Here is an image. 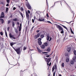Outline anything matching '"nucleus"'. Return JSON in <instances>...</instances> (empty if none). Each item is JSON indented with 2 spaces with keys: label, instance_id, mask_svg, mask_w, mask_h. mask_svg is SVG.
I'll use <instances>...</instances> for the list:
<instances>
[{
  "label": "nucleus",
  "instance_id": "nucleus-1",
  "mask_svg": "<svg viewBox=\"0 0 76 76\" xmlns=\"http://www.w3.org/2000/svg\"><path fill=\"white\" fill-rule=\"evenodd\" d=\"M15 51L18 54H20L21 53V51H20V48H19L17 49H16Z\"/></svg>",
  "mask_w": 76,
  "mask_h": 76
},
{
  "label": "nucleus",
  "instance_id": "nucleus-2",
  "mask_svg": "<svg viewBox=\"0 0 76 76\" xmlns=\"http://www.w3.org/2000/svg\"><path fill=\"white\" fill-rule=\"evenodd\" d=\"M37 20L39 21V22H44V21H45V19L42 18H39V19L37 18Z\"/></svg>",
  "mask_w": 76,
  "mask_h": 76
},
{
  "label": "nucleus",
  "instance_id": "nucleus-3",
  "mask_svg": "<svg viewBox=\"0 0 76 76\" xmlns=\"http://www.w3.org/2000/svg\"><path fill=\"white\" fill-rule=\"evenodd\" d=\"M41 35V33H39L37 34V35L34 36V38L35 39H37V38L39 37Z\"/></svg>",
  "mask_w": 76,
  "mask_h": 76
},
{
  "label": "nucleus",
  "instance_id": "nucleus-4",
  "mask_svg": "<svg viewBox=\"0 0 76 76\" xmlns=\"http://www.w3.org/2000/svg\"><path fill=\"white\" fill-rule=\"evenodd\" d=\"M45 58V60L46 61H47V65H48V63H49V62H50V60H51V59L50 58H48V59H47V58Z\"/></svg>",
  "mask_w": 76,
  "mask_h": 76
},
{
  "label": "nucleus",
  "instance_id": "nucleus-5",
  "mask_svg": "<svg viewBox=\"0 0 76 76\" xmlns=\"http://www.w3.org/2000/svg\"><path fill=\"white\" fill-rule=\"evenodd\" d=\"M27 7L28 8V9H29V10H31V6L30 5V4L29 3H28L27 4Z\"/></svg>",
  "mask_w": 76,
  "mask_h": 76
},
{
  "label": "nucleus",
  "instance_id": "nucleus-6",
  "mask_svg": "<svg viewBox=\"0 0 76 76\" xmlns=\"http://www.w3.org/2000/svg\"><path fill=\"white\" fill-rule=\"evenodd\" d=\"M26 17L27 19H29V14H28V13L27 11L26 12Z\"/></svg>",
  "mask_w": 76,
  "mask_h": 76
},
{
  "label": "nucleus",
  "instance_id": "nucleus-7",
  "mask_svg": "<svg viewBox=\"0 0 76 76\" xmlns=\"http://www.w3.org/2000/svg\"><path fill=\"white\" fill-rule=\"evenodd\" d=\"M57 28L59 29V31H61V30H63V28L59 25H58L57 26Z\"/></svg>",
  "mask_w": 76,
  "mask_h": 76
},
{
  "label": "nucleus",
  "instance_id": "nucleus-8",
  "mask_svg": "<svg viewBox=\"0 0 76 76\" xmlns=\"http://www.w3.org/2000/svg\"><path fill=\"white\" fill-rule=\"evenodd\" d=\"M4 18V12H2L0 18Z\"/></svg>",
  "mask_w": 76,
  "mask_h": 76
},
{
  "label": "nucleus",
  "instance_id": "nucleus-9",
  "mask_svg": "<svg viewBox=\"0 0 76 76\" xmlns=\"http://www.w3.org/2000/svg\"><path fill=\"white\" fill-rule=\"evenodd\" d=\"M37 50H38V52L39 53H41L42 51V50L39 49V48H38V47H37Z\"/></svg>",
  "mask_w": 76,
  "mask_h": 76
},
{
  "label": "nucleus",
  "instance_id": "nucleus-10",
  "mask_svg": "<svg viewBox=\"0 0 76 76\" xmlns=\"http://www.w3.org/2000/svg\"><path fill=\"white\" fill-rule=\"evenodd\" d=\"M67 51L68 52H70V50H71V48L70 47H68L67 48Z\"/></svg>",
  "mask_w": 76,
  "mask_h": 76
},
{
  "label": "nucleus",
  "instance_id": "nucleus-11",
  "mask_svg": "<svg viewBox=\"0 0 76 76\" xmlns=\"http://www.w3.org/2000/svg\"><path fill=\"white\" fill-rule=\"evenodd\" d=\"M16 44V43H15L12 42L10 43V45L11 47H13V45H15V44Z\"/></svg>",
  "mask_w": 76,
  "mask_h": 76
},
{
  "label": "nucleus",
  "instance_id": "nucleus-12",
  "mask_svg": "<svg viewBox=\"0 0 76 76\" xmlns=\"http://www.w3.org/2000/svg\"><path fill=\"white\" fill-rule=\"evenodd\" d=\"M13 21H15V22H18V18H15L14 19H13L12 20Z\"/></svg>",
  "mask_w": 76,
  "mask_h": 76
},
{
  "label": "nucleus",
  "instance_id": "nucleus-13",
  "mask_svg": "<svg viewBox=\"0 0 76 76\" xmlns=\"http://www.w3.org/2000/svg\"><path fill=\"white\" fill-rule=\"evenodd\" d=\"M46 39L48 41H49V39H50V36H47Z\"/></svg>",
  "mask_w": 76,
  "mask_h": 76
},
{
  "label": "nucleus",
  "instance_id": "nucleus-14",
  "mask_svg": "<svg viewBox=\"0 0 76 76\" xmlns=\"http://www.w3.org/2000/svg\"><path fill=\"white\" fill-rule=\"evenodd\" d=\"M10 37V38H12L13 37V36L12 35V34L11 33H10L9 34Z\"/></svg>",
  "mask_w": 76,
  "mask_h": 76
},
{
  "label": "nucleus",
  "instance_id": "nucleus-15",
  "mask_svg": "<svg viewBox=\"0 0 76 76\" xmlns=\"http://www.w3.org/2000/svg\"><path fill=\"white\" fill-rule=\"evenodd\" d=\"M38 43L39 45H41L42 44V42H41V41H38Z\"/></svg>",
  "mask_w": 76,
  "mask_h": 76
},
{
  "label": "nucleus",
  "instance_id": "nucleus-16",
  "mask_svg": "<svg viewBox=\"0 0 76 76\" xmlns=\"http://www.w3.org/2000/svg\"><path fill=\"white\" fill-rule=\"evenodd\" d=\"M12 27H14L15 26V22L14 21L12 22Z\"/></svg>",
  "mask_w": 76,
  "mask_h": 76
},
{
  "label": "nucleus",
  "instance_id": "nucleus-17",
  "mask_svg": "<svg viewBox=\"0 0 76 76\" xmlns=\"http://www.w3.org/2000/svg\"><path fill=\"white\" fill-rule=\"evenodd\" d=\"M70 63L71 64H74V61L73 60H71L70 61Z\"/></svg>",
  "mask_w": 76,
  "mask_h": 76
},
{
  "label": "nucleus",
  "instance_id": "nucleus-18",
  "mask_svg": "<svg viewBox=\"0 0 76 76\" xmlns=\"http://www.w3.org/2000/svg\"><path fill=\"white\" fill-rule=\"evenodd\" d=\"M0 20L1 22V23H4V20L3 19H0Z\"/></svg>",
  "mask_w": 76,
  "mask_h": 76
},
{
  "label": "nucleus",
  "instance_id": "nucleus-19",
  "mask_svg": "<svg viewBox=\"0 0 76 76\" xmlns=\"http://www.w3.org/2000/svg\"><path fill=\"white\" fill-rule=\"evenodd\" d=\"M41 48H42L43 49L45 48V45H42L41 46Z\"/></svg>",
  "mask_w": 76,
  "mask_h": 76
},
{
  "label": "nucleus",
  "instance_id": "nucleus-20",
  "mask_svg": "<svg viewBox=\"0 0 76 76\" xmlns=\"http://www.w3.org/2000/svg\"><path fill=\"white\" fill-rule=\"evenodd\" d=\"M61 25L62 26H63L64 28H65V29H67V27H66L65 26L63 25H62V24H61Z\"/></svg>",
  "mask_w": 76,
  "mask_h": 76
},
{
  "label": "nucleus",
  "instance_id": "nucleus-21",
  "mask_svg": "<svg viewBox=\"0 0 76 76\" xmlns=\"http://www.w3.org/2000/svg\"><path fill=\"white\" fill-rule=\"evenodd\" d=\"M70 30L71 33H72V34H74V32H73V31H72V28H71V27L70 28Z\"/></svg>",
  "mask_w": 76,
  "mask_h": 76
},
{
  "label": "nucleus",
  "instance_id": "nucleus-22",
  "mask_svg": "<svg viewBox=\"0 0 76 76\" xmlns=\"http://www.w3.org/2000/svg\"><path fill=\"white\" fill-rule=\"evenodd\" d=\"M20 13L22 18H23V14H22V13L21 12H20Z\"/></svg>",
  "mask_w": 76,
  "mask_h": 76
},
{
  "label": "nucleus",
  "instance_id": "nucleus-23",
  "mask_svg": "<svg viewBox=\"0 0 76 76\" xmlns=\"http://www.w3.org/2000/svg\"><path fill=\"white\" fill-rule=\"evenodd\" d=\"M40 37L42 38H43L44 37V36L43 34H42L40 35Z\"/></svg>",
  "mask_w": 76,
  "mask_h": 76
},
{
  "label": "nucleus",
  "instance_id": "nucleus-24",
  "mask_svg": "<svg viewBox=\"0 0 76 76\" xmlns=\"http://www.w3.org/2000/svg\"><path fill=\"white\" fill-rule=\"evenodd\" d=\"M66 61L67 63H68V62H69V58H66Z\"/></svg>",
  "mask_w": 76,
  "mask_h": 76
},
{
  "label": "nucleus",
  "instance_id": "nucleus-25",
  "mask_svg": "<svg viewBox=\"0 0 76 76\" xmlns=\"http://www.w3.org/2000/svg\"><path fill=\"white\" fill-rule=\"evenodd\" d=\"M55 69V68L54 67V66H53V67L52 68V72L53 73L54 72V70Z\"/></svg>",
  "mask_w": 76,
  "mask_h": 76
},
{
  "label": "nucleus",
  "instance_id": "nucleus-26",
  "mask_svg": "<svg viewBox=\"0 0 76 76\" xmlns=\"http://www.w3.org/2000/svg\"><path fill=\"white\" fill-rule=\"evenodd\" d=\"M15 31L16 34L18 33V30L17 29H15Z\"/></svg>",
  "mask_w": 76,
  "mask_h": 76
},
{
  "label": "nucleus",
  "instance_id": "nucleus-27",
  "mask_svg": "<svg viewBox=\"0 0 76 76\" xmlns=\"http://www.w3.org/2000/svg\"><path fill=\"white\" fill-rule=\"evenodd\" d=\"M44 44L45 46H48V43L47 42H45Z\"/></svg>",
  "mask_w": 76,
  "mask_h": 76
},
{
  "label": "nucleus",
  "instance_id": "nucleus-28",
  "mask_svg": "<svg viewBox=\"0 0 76 76\" xmlns=\"http://www.w3.org/2000/svg\"><path fill=\"white\" fill-rule=\"evenodd\" d=\"M5 35L7 37V32L6 31V30L5 31Z\"/></svg>",
  "mask_w": 76,
  "mask_h": 76
},
{
  "label": "nucleus",
  "instance_id": "nucleus-29",
  "mask_svg": "<svg viewBox=\"0 0 76 76\" xmlns=\"http://www.w3.org/2000/svg\"><path fill=\"white\" fill-rule=\"evenodd\" d=\"M20 10L22 12H23V7H21L20 8Z\"/></svg>",
  "mask_w": 76,
  "mask_h": 76
},
{
  "label": "nucleus",
  "instance_id": "nucleus-30",
  "mask_svg": "<svg viewBox=\"0 0 76 76\" xmlns=\"http://www.w3.org/2000/svg\"><path fill=\"white\" fill-rule=\"evenodd\" d=\"M19 31H21V29H22V28L20 27V26H19Z\"/></svg>",
  "mask_w": 76,
  "mask_h": 76
},
{
  "label": "nucleus",
  "instance_id": "nucleus-31",
  "mask_svg": "<svg viewBox=\"0 0 76 76\" xmlns=\"http://www.w3.org/2000/svg\"><path fill=\"white\" fill-rule=\"evenodd\" d=\"M41 39H42L41 38H40L38 39V41H41Z\"/></svg>",
  "mask_w": 76,
  "mask_h": 76
},
{
  "label": "nucleus",
  "instance_id": "nucleus-32",
  "mask_svg": "<svg viewBox=\"0 0 76 76\" xmlns=\"http://www.w3.org/2000/svg\"><path fill=\"white\" fill-rule=\"evenodd\" d=\"M26 48L25 47H23V50H26Z\"/></svg>",
  "mask_w": 76,
  "mask_h": 76
},
{
  "label": "nucleus",
  "instance_id": "nucleus-33",
  "mask_svg": "<svg viewBox=\"0 0 76 76\" xmlns=\"http://www.w3.org/2000/svg\"><path fill=\"white\" fill-rule=\"evenodd\" d=\"M64 63H62V64L61 66L62 67H64Z\"/></svg>",
  "mask_w": 76,
  "mask_h": 76
},
{
  "label": "nucleus",
  "instance_id": "nucleus-34",
  "mask_svg": "<svg viewBox=\"0 0 76 76\" xmlns=\"http://www.w3.org/2000/svg\"><path fill=\"white\" fill-rule=\"evenodd\" d=\"M58 1H57V2H55L54 4V5H53V6H52V7H54V6L55 4H56V3H57V2H58Z\"/></svg>",
  "mask_w": 76,
  "mask_h": 76
},
{
  "label": "nucleus",
  "instance_id": "nucleus-35",
  "mask_svg": "<svg viewBox=\"0 0 76 76\" xmlns=\"http://www.w3.org/2000/svg\"><path fill=\"white\" fill-rule=\"evenodd\" d=\"M74 53L75 55L76 56V50L74 51Z\"/></svg>",
  "mask_w": 76,
  "mask_h": 76
},
{
  "label": "nucleus",
  "instance_id": "nucleus-36",
  "mask_svg": "<svg viewBox=\"0 0 76 76\" xmlns=\"http://www.w3.org/2000/svg\"><path fill=\"white\" fill-rule=\"evenodd\" d=\"M0 34L1 35V36H2L3 35V32H0Z\"/></svg>",
  "mask_w": 76,
  "mask_h": 76
},
{
  "label": "nucleus",
  "instance_id": "nucleus-37",
  "mask_svg": "<svg viewBox=\"0 0 76 76\" xmlns=\"http://www.w3.org/2000/svg\"><path fill=\"white\" fill-rule=\"evenodd\" d=\"M61 34H63L64 33V31L63 30H61Z\"/></svg>",
  "mask_w": 76,
  "mask_h": 76
},
{
  "label": "nucleus",
  "instance_id": "nucleus-38",
  "mask_svg": "<svg viewBox=\"0 0 76 76\" xmlns=\"http://www.w3.org/2000/svg\"><path fill=\"white\" fill-rule=\"evenodd\" d=\"M47 51H50V49L49 48H48L47 49Z\"/></svg>",
  "mask_w": 76,
  "mask_h": 76
},
{
  "label": "nucleus",
  "instance_id": "nucleus-39",
  "mask_svg": "<svg viewBox=\"0 0 76 76\" xmlns=\"http://www.w3.org/2000/svg\"><path fill=\"white\" fill-rule=\"evenodd\" d=\"M11 22L10 20H8V23H7L8 24H9Z\"/></svg>",
  "mask_w": 76,
  "mask_h": 76
},
{
  "label": "nucleus",
  "instance_id": "nucleus-40",
  "mask_svg": "<svg viewBox=\"0 0 76 76\" xmlns=\"http://www.w3.org/2000/svg\"><path fill=\"white\" fill-rule=\"evenodd\" d=\"M46 16L47 18H49V15H48V13L46 14Z\"/></svg>",
  "mask_w": 76,
  "mask_h": 76
},
{
  "label": "nucleus",
  "instance_id": "nucleus-41",
  "mask_svg": "<svg viewBox=\"0 0 76 76\" xmlns=\"http://www.w3.org/2000/svg\"><path fill=\"white\" fill-rule=\"evenodd\" d=\"M35 22V20L34 19H32V23H34V22Z\"/></svg>",
  "mask_w": 76,
  "mask_h": 76
},
{
  "label": "nucleus",
  "instance_id": "nucleus-42",
  "mask_svg": "<svg viewBox=\"0 0 76 76\" xmlns=\"http://www.w3.org/2000/svg\"><path fill=\"white\" fill-rule=\"evenodd\" d=\"M33 75H34L35 76H37V74H33L32 75V76Z\"/></svg>",
  "mask_w": 76,
  "mask_h": 76
},
{
  "label": "nucleus",
  "instance_id": "nucleus-43",
  "mask_svg": "<svg viewBox=\"0 0 76 76\" xmlns=\"http://www.w3.org/2000/svg\"><path fill=\"white\" fill-rule=\"evenodd\" d=\"M9 29H10V27H8L7 28V30L9 31Z\"/></svg>",
  "mask_w": 76,
  "mask_h": 76
},
{
  "label": "nucleus",
  "instance_id": "nucleus-44",
  "mask_svg": "<svg viewBox=\"0 0 76 76\" xmlns=\"http://www.w3.org/2000/svg\"><path fill=\"white\" fill-rule=\"evenodd\" d=\"M47 22H48V23H51V22L50 21H48L46 22V23H47Z\"/></svg>",
  "mask_w": 76,
  "mask_h": 76
},
{
  "label": "nucleus",
  "instance_id": "nucleus-45",
  "mask_svg": "<svg viewBox=\"0 0 76 76\" xmlns=\"http://www.w3.org/2000/svg\"><path fill=\"white\" fill-rule=\"evenodd\" d=\"M42 54H47V53H48L47 52H42Z\"/></svg>",
  "mask_w": 76,
  "mask_h": 76
},
{
  "label": "nucleus",
  "instance_id": "nucleus-46",
  "mask_svg": "<svg viewBox=\"0 0 76 76\" xmlns=\"http://www.w3.org/2000/svg\"><path fill=\"white\" fill-rule=\"evenodd\" d=\"M9 2H10V0H7V2L8 3H9Z\"/></svg>",
  "mask_w": 76,
  "mask_h": 76
},
{
  "label": "nucleus",
  "instance_id": "nucleus-47",
  "mask_svg": "<svg viewBox=\"0 0 76 76\" xmlns=\"http://www.w3.org/2000/svg\"><path fill=\"white\" fill-rule=\"evenodd\" d=\"M55 75H56V71H55L53 74V76H55Z\"/></svg>",
  "mask_w": 76,
  "mask_h": 76
},
{
  "label": "nucleus",
  "instance_id": "nucleus-48",
  "mask_svg": "<svg viewBox=\"0 0 76 76\" xmlns=\"http://www.w3.org/2000/svg\"><path fill=\"white\" fill-rule=\"evenodd\" d=\"M27 12H28H28V13L29 14H30V11L29 10H28Z\"/></svg>",
  "mask_w": 76,
  "mask_h": 76
},
{
  "label": "nucleus",
  "instance_id": "nucleus-49",
  "mask_svg": "<svg viewBox=\"0 0 76 76\" xmlns=\"http://www.w3.org/2000/svg\"><path fill=\"white\" fill-rule=\"evenodd\" d=\"M51 39H52V38H51V37H50V39H49V41H51Z\"/></svg>",
  "mask_w": 76,
  "mask_h": 76
},
{
  "label": "nucleus",
  "instance_id": "nucleus-50",
  "mask_svg": "<svg viewBox=\"0 0 76 76\" xmlns=\"http://www.w3.org/2000/svg\"><path fill=\"white\" fill-rule=\"evenodd\" d=\"M55 70H57V66H56V65H55Z\"/></svg>",
  "mask_w": 76,
  "mask_h": 76
},
{
  "label": "nucleus",
  "instance_id": "nucleus-51",
  "mask_svg": "<svg viewBox=\"0 0 76 76\" xmlns=\"http://www.w3.org/2000/svg\"><path fill=\"white\" fill-rule=\"evenodd\" d=\"M8 8H7L6 9V12H7V11H8Z\"/></svg>",
  "mask_w": 76,
  "mask_h": 76
},
{
  "label": "nucleus",
  "instance_id": "nucleus-52",
  "mask_svg": "<svg viewBox=\"0 0 76 76\" xmlns=\"http://www.w3.org/2000/svg\"><path fill=\"white\" fill-rule=\"evenodd\" d=\"M73 61H75V62H76V60H75V58L73 59Z\"/></svg>",
  "mask_w": 76,
  "mask_h": 76
},
{
  "label": "nucleus",
  "instance_id": "nucleus-53",
  "mask_svg": "<svg viewBox=\"0 0 76 76\" xmlns=\"http://www.w3.org/2000/svg\"><path fill=\"white\" fill-rule=\"evenodd\" d=\"M50 55H47L46 56V57H50Z\"/></svg>",
  "mask_w": 76,
  "mask_h": 76
},
{
  "label": "nucleus",
  "instance_id": "nucleus-54",
  "mask_svg": "<svg viewBox=\"0 0 76 76\" xmlns=\"http://www.w3.org/2000/svg\"><path fill=\"white\" fill-rule=\"evenodd\" d=\"M68 53H66L65 54V56H68Z\"/></svg>",
  "mask_w": 76,
  "mask_h": 76
},
{
  "label": "nucleus",
  "instance_id": "nucleus-55",
  "mask_svg": "<svg viewBox=\"0 0 76 76\" xmlns=\"http://www.w3.org/2000/svg\"><path fill=\"white\" fill-rule=\"evenodd\" d=\"M48 65H49V66H51V63H50L49 64H48Z\"/></svg>",
  "mask_w": 76,
  "mask_h": 76
},
{
  "label": "nucleus",
  "instance_id": "nucleus-56",
  "mask_svg": "<svg viewBox=\"0 0 76 76\" xmlns=\"http://www.w3.org/2000/svg\"><path fill=\"white\" fill-rule=\"evenodd\" d=\"M36 32L37 33H38L39 32V30H37V31Z\"/></svg>",
  "mask_w": 76,
  "mask_h": 76
},
{
  "label": "nucleus",
  "instance_id": "nucleus-57",
  "mask_svg": "<svg viewBox=\"0 0 76 76\" xmlns=\"http://www.w3.org/2000/svg\"><path fill=\"white\" fill-rule=\"evenodd\" d=\"M16 8L15 7H14L13 8V10H15L16 9Z\"/></svg>",
  "mask_w": 76,
  "mask_h": 76
},
{
  "label": "nucleus",
  "instance_id": "nucleus-58",
  "mask_svg": "<svg viewBox=\"0 0 76 76\" xmlns=\"http://www.w3.org/2000/svg\"><path fill=\"white\" fill-rule=\"evenodd\" d=\"M20 28H22V24H20Z\"/></svg>",
  "mask_w": 76,
  "mask_h": 76
},
{
  "label": "nucleus",
  "instance_id": "nucleus-59",
  "mask_svg": "<svg viewBox=\"0 0 76 76\" xmlns=\"http://www.w3.org/2000/svg\"><path fill=\"white\" fill-rule=\"evenodd\" d=\"M12 17L13 16L12 15H11V16H10V17L11 18H12Z\"/></svg>",
  "mask_w": 76,
  "mask_h": 76
},
{
  "label": "nucleus",
  "instance_id": "nucleus-60",
  "mask_svg": "<svg viewBox=\"0 0 76 76\" xmlns=\"http://www.w3.org/2000/svg\"><path fill=\"white\" fill-rule=\"evenodd\" d=\"M9 6V4H6V6Z\"/></svg>",
  "mask_w": 76,
  "mask_h": 76
},
{
  "label": "nucleus",
  "instance_id": "nucleus-61",
  "mask_svg": "<svg viewBox=\"0 0 76 76\" xmlns=\"http://www.w3.org/2000/svg\"><path fill=\"white\" fill-rule=\"evenodd\" d=\"M72 13H73V15H75V13H74V12L72 11Z\"/></svg>",
  "mask_w": 76,
  "mask_h": 76
},
{
  "label": "nucleus",
  "instance_id": "nucleus-62",
  "mask_svg": "<svg viewBox=\"0 0 76 76\" xmlns=\"http://www.w3.org/2000/svg\"><path fill=\"white\" fill-rule=\"evenodd\" d=\"M1 4H4V2H1Z\"/></svg>",
  "mask_w": 76,
  "mask_h": 76
},
{
  "label": "nucleus",
  "instance_id": "nucleus-63",
  "mask_svg": "<svg viewBox=\"0 0 76 76\" xmlns=\"http://www.w3.org/2000/svg\"><path fill=\"white\" fill-rule=\"evenodd\" d=\"M34 20H35V19H36V17H35V16H34Z\"/></svg>",
  "mask_w": 76,
  "mask_h": 76
},
{
  "label": "nucleus",
  "instance_id": "nucleus-64",
  "mask_svg": "<svg viewBox=\"0 0 76 76\" xmlns=\"http://www.w3.org/2000/svg\"><path fill=\"white\" fill-rule=\"evenodd\" d=\"M58 76H62L61 75L59 74Z\"/></svg>",
  "mask_w": 76,
  "mask_h": 76
}]
</instances>
